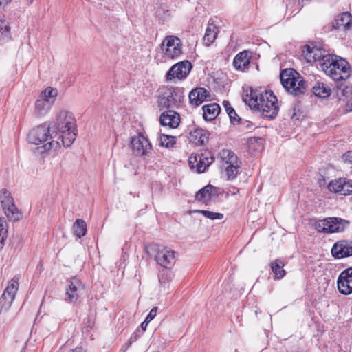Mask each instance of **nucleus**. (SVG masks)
Returning a JSON list of instances; mask_svg holds the SVG:
<instances>
[{"label":"nucleus","instance_id":"f257e3e1","mask_svg":"<svg viewBox=\"0 0 352 352\" xmlns=\"http://www.w3.org/2000/svg\"><path fill=\"white\" fill-rule=\"evenodd\" d=\"M243 99L252 109L259 112L264 118L274 119L278 114V100L272 91L259 93L250 89L244 94Z\"/></svg>","mask_w":352,"mask_h":352},{"label":"nucleus","instance_id":"f03ea898","mask_svg":"<svg viewBox=\"0 0 352 352\" xmlns=\"http://www.w3.org/2000/svg\"><path fill=\"white\" fill-rule=\"evenodd\" d=\"M52 126L55 136L60 133L57 140L60 139L65 147H69L73 144L76 138V126L72 113L66 110L60 111Z\"/></svg>","mask_w":352,"mask_h":352},{"label":"nucleus","instance_id":"7ed1b4c3","mask_svg":"<svg viewBox=\"0 0 352 352\" xmlns=\"http://www.w3.org/2000/svg\"><path fill=\"white\" fill-rule=\"evenodd\" d=\"M323 58L322 68L334 80H345L349 77L351 67L345 59L331 54H327Z\"/></svg>","mask_w":352,"mask_h":352},{"label":"nucleus","instance_id":"20e7f679","mask_svg":"<svg viewBox=\"0 0 352 352\" xmlns=\"http://www.w3.org/2000/svg\"><path fill=\"white\" fill-rule=\"evenodd\" d=\"M55 137L53 126H51L50 124L44 123L30 131L28 140L30 144L38 145L48 140H52L43 146L45 151H49L52 149H56L60 146L58 140H52Z\"/></svg>","mask_w":352,"mask_h":352},{"label":"nucleus","instance_id":"39448f33","mask_svg":"<svg viewBox=\"0 0 352 352\" xmlns=\"http://www.w3.org/2000/svg\"><path fill=\"white\" fill-rule=\"evenodd\" d=\"M280 82L285 90L294 96L304 94L307 85L305 81L294 69H285L280 72Z\"/></svg>","mask_w":352,"mask_h":352},{"label":"nucleus","instance_id":"423d86ee","mask_svg":"<svg viewBox=\"0 0 352 352\" xmlns=\"http://www.w3.org/2000/svg\"><path fill=\"white\" fill-rule=\"evenodd\" d=\"M57 96V89L52 87H47L43 90L35 101L34 115L37 117L46 115L55 102Z\"/></svg>","mask_w":352,"mask_h":352},{"label":"nucleus","instance_id":"0eeeda50","mask_svg":"<svg viewBox=\"0 0 352 352\" xmlns=\"http://www.w3.org/2000/svg\"><path fill=\"white\" fill-rule=\"evenodd\" d=\"M184 100V94L182 88L176 87L163 93L158 99V105L161 109L177 108Z\"/></svg>","mask_w":352,"mask_h":352},{"label":"nucleus","instance_id":"6e6552de","mask_svg":"<svg viewBox=\"0 0 352 352\" xmlns=\"http://www.w3.org/2000/svg\"><path fill=\"white\" fill-rule=\"evenodd\" d=\"M349 226V221L338 217H329L317 221L315 228L319 232L335 233L343 232Z\"/></svg>","mask_w":352,"mask_h":352},{"label":"nucleus","instance_id":"1a4fd4ad","mask_svg":"<svg viewBox=\"0 0 352 352\" xmlns=\"http://www.w3.org/2000/svg\"><path fill=\"white\" fill-rule=\"evenodd\" d=\"M182 47L180 38L173 35L166 36L161 44L165 58L172 60L181 56L183 53Z\"/></svg>","mask_w":352,"mask_h":352},{"label":"nucleus","instance_id":"9d476101","mask_svg":"<svg viewBox=\"0 0 352 352\" xmlns=\"http://www.w3.org/2000/svg\"><path fill=\"white\" fill-rule=\"evenodd\" d=\"M222 167L228 179H233L239 173V163L237 156L230 150L224 149L219 153Z\"/></svg>","mask_w":352,"mask_h":352},{"label":"nucleus","instance_id":"9b49d317","mask_svg":"<svg viewBox=\"0 0 352 352\" xmlns=\"http://www.w3.org/2000/svg\"><path fill=\"white\" fill-rule=\"evenodd\" d=\"M0 201L5 214L9 220L16 221L21 218V213L14 204L13 198L10 192L6 189L1 190Z\"/></svg>","mask_w":352,"mask_h":352},{"label":"nucleus","instance_id":"f8f14e48","mask_svg":"<svg viewBox=\"0 0 352 352\" xmlns=\"http://www.w3.org/2000/svg\"><path fill=\"white\" fill-rule=\"evenodd\" d=\"M214 157L208 151L192 155L188 160V164L191 170L198 173L206 171V168L213 162Z\"/></svg>","mask_w":352,"mask_h":352},{"label":"nucleus","instance_id":"ddd939ff","mask_svg":"<svg viewBox=\"0 0 352 352\" xmlns=\"http://www.w3.org/2000/svg\"><path fill=\"white\" fill-rule=\"evenodd\" d=\"M19 278L11 279L0 297V312L7 311L10 308L19 289Z\"/></svg>","mask_w":352,"mask_h":352},{"label":"nucleus","instance_id":"4468645a","mask_svg":"<svg viewBox=\"0 0 352 352\" xmlns=\"http://www.w3.org/2000/svg\"><path fill=\"white\" fill-rule=\"evenodd\" d=\"M192 68L188 60H184L175 64L167 72L166 80L171 81L175 78L182 80L185 78Z\"/></svg>","mask_w":352,"mask_h":352},{"label":"nucleus","instance_id":"2eb2a0df","mask_svg":"<svg viewBox=\"0 0 352 352\" xmlns=\"http://www.w3.org/2000/svg\"><path fill=\"white\" fill-rule=\"evenodd\" d=\"M131 144L133 153L136 155L148 156L151 152V144L143 135L140 134L138 136L133 137Z\"/></svg>","mask_w":352,"mask_h":352},{"label":"nucleus","instance_id":"dca6fc26","mask_svg":"<svg viewBox=\"0 0 352 352\" xmlns=\"http://www.w3.org/2000/svg\"><path fill=\"white\" fill-rule=\"evenodd\" d=\"M339 292L344 295L352 293V267L342 271L337 280Z\"/></svg>","mask_w":352,"mask_h":352},{"label":"nucleus","instance_id":"f3484780","mask_svg":"<svg viewBox=\"0 0 352 352\" xmlns=\"http://www.w3.org/2000/svg\"><path fill=\"white\" fill-rule=\"evenodd\" d=\"M330 191L347 195L352 193V180L339 178L331 181L328 186Z\"/></svg>","mask_w":352,"mask_h":352},{"label":"nucleus","instance_id":"a211bd4d","mask_svg":"<svg viewBox=\"0 0 352 352\" xmlns=\"http://www.w3.org/2000/svg\"><path fill=\"white\" fill-rule=\"evenodd\" d=\"M83 289L84 287L81 281L76 277H72L69 280V284L66 289L67 298L65 300L68 302L76 301Z\"/></svg>","mask_w":352,"mask_h":352},{"label":"nucleus","instance_id":"6ab92c4d","mask_svg":"<svg viewBox=\"0 0 352 352\" xmlns=\"http://www.w3.org/2000/svg\"><path fill=\"white\" fill-rule=\"evenodd\" d=\"M333 257L342 258L352 256V241H340L336 242L331 248Z\"/></svg>","mask_w":352,"mask_h":352},{"label":"nucleus","instance_id":"aec40b11","mask_svg":"<svg viewBox=\"0 0 352 352\" xmlns=\"http://www.w3.org/2000/svg\"><path fill=\"white\" fill-rule=\"evenodd\" d=\"M160 123L168 129H176L180 123V116L173 110L165 111L160 115Z\"/></svg>","mask_w":352,"mask_h":352},{"label":"nucleus","instance_id":"412c9836","mask_svg":"<svg viewBox=\"0 0 352 352\" xmlns=\"http://www.w3.org/2000/svg\"><path fill=\"white\" fill-rule=\"evenodd\" d=\"M157 250L155 256L157 263L165 268L170 267L175 260V252L167 248H162L161 250L158 248Z\"/></svg>","mask_w":352,"mask_h":352},{"label":"nucleus","instance_id":"4be33fe9","mask_svg":"<svg viewBox=\"0 0 352 352\" xmlns=\"http://www.w3.org/2000/svg\"><path fill=\"white\" fill-rule=\"evenodd\" d=\"M209 135L208 131L195 127L189 133V142L196 146H202L208 141Z\"/></svg>","mask_w":352,"mask_h":352},{"label":"nucleus","instance_id":"5701e85b","mask_svg":"<svg viewBox=\"0 0 352 352\" xmlns=\"http://www.w3.org/2000/svg\"><path fill=\"white\" fill-rule=\"evenodd\" d=\"M189 101L192 105L199 106L210 97L207 89L204 87H197L189 93Z\"/></svg>","mask_w":352,"mask_h":352},{"label":"nucleus","instance_id":"b1692460","mask_svg":"<svg viewBox=\"0 0 352 352\" xmlns=\"http://www.w3.org/2000/svg\"><path fill=\"white\" fill-rule=\"evenodd\" d=\"M332 27L334 29H340L343 30L352 29L351 14L348 12L340 14L332 23Z\"/></svg>","mask_w":352,"mask_h":352},{"label":"nucleus","instance_id":"393cba45","mask_svg":"<svg viewBox=\"0 0 352 352\" xmlns=\"http://www.w3.org/2000/svg\"><path fill=\"white\" fill-rule=\"evenodd\" d=\"M203 117L206 120H213L219 114L221 108L217 103H210L202 107Z\"/></svg>","mask_w":352,"mask_h":352},{"label":"nucleus","instance_id":"a878e982","mask_svg":"<svg viewBox=\"0 0 352 352\" xmlns=\"http://www.w3.org/2000/svg\"><path fill=\"white\" fill-rule=\"evenodd\" d=\"M250 56L246 50L239 53L234 58L233 64L236 69L243 70L250 63Z\"/></svg>","mask_w":352,"mask_h":352},{"label":"nucleus","instance_id":"bb28decb","mask_svg":"<svg viewBox=\"0 0 352 352\" xmlns=\"http://www.w3.org/2000/svg\"><path fill=\"white\" fill-rule=\"evenodd\" d=\"M217 34V27L214 23H209L204 37V43L206 45H210L215 41Z\"/></svg>","mask_w":352,"mask_h":352},{"label":"nucleus","instance_id":"cd10ccee","mask_svg":"<svg viewBox=\"0 0 352 352\" xmlns=\"http://www.w3.org/2000/svg\"><path fill=\"white\" fill-rule=\"evenodd\" d=\"M314 94L320 98L328 97L331 89L322 82H317L311 88Z\"/></svg>","mask_w":352,"mask_h":352},{"label":"nucleus","instance_id":"c85d7f7f","mask_svg":"<svg viewBox=\"0 0 352 352\" xmlns=\"http://www.w3.org/2000/svg\"><path fill=\"white\" fill-rule=\"evenodd\" d=\"M285 263L280 259H276L271 262L270 267L272 271L275 275V278L281 279L285 275V271L283 269Z\"/></svg>","mask_w":352,"mask_h":352},{"label":"nucleus","instance_id":"c756f323","mask_svg":"<svg viewBox=\"0 0 352 352\" xmlns=\"http://www.w3.org/2000/svg\"><path fill=\"white\" fill-rule=\"evenodd\" d=\"M214 192L215 188L211 185H208L197 192L196 199L198 201H208L211 199Z\"/></svg>","mask_w":352,"mask_h":352},{"label":"nucleus","instance_id":"7c9ffc66","mask_svg":"<svg viewBox=\"0 0 352 352\" xmlns=\"http://www.w3.org/2000/svg\"><path fill=\"white\" fill-rule=\"evenodd\" d=\"M11 38L10 27L9 22L0 18V41H8Z\"/></svg>","mask_w":352,"mask_h":352},{"label":"nucleus","instance_id":"2f4dec72","mask_svg":"<svg viewBox=\"0 0 352 352\" xmlns=\"http://www.w3.org/2000/svg\"><path fill=\"white\" fill-rule=\"evenodd\" d=\"M74 232L78 238L84 236L87 232V225L84 220L77 219L73 226Z\"/></svg>","mask_w":352,"mask_h":352},{"label":"nucleus","instance_id":"473e14b6","mask_svg":"<svg viewBox=\"0 0 352 352\" xmlns=\"http://www.w3.org/2000/svg\"><path fill=\"white\" fill-rule=\"evenodd\" d=\"M318 47L316 46L310 45H306L302 50V56L304 58L307 60L308 63L314 62V56L313 55L315 53V50H317Z\"/></svg>","mask_w":352,"mask_h":352},{"label":"nucleus","instance_id":"72a5a7b5","mask_svg":"<svg viewBox=\"0 0 352 352\" xmlns=\"http://www.w3.org/2000/svg\"><path fill=\"white\" fill-rule=\"evenodd\" d=\"M160 146L170 148L176 143V138L171 135L162 134L160 137Z\"/></svg>","mask_w":352,"mask_h":352},{"label":"nucleus","instance_id":"f704fd0d","mask_svg":"<svg viewBox=\"0 0 352 352\" xmlns=\"http://www.w3.org/2000/svg\"><path fill=\"white\" fill-rule=\"evenodd\" d=\"M198 212L204 215L205 217L212 220L222 219L223 218V214L219 212L208 210H199Z\"/></svg>","mask_w":352,"mask_h":352},{"label":"nucleus","instance_id":"c9c22d12","mask_svg":"<svg viewBox=\"0 0 352 352\" xmlns=\"http://www.w3.org/2000/svg\"><path fill=\"white\" fill-rule=\"evenodd\" d=\"M239 124L241 125V130L245 131L247 132L251 131L255 127L254 124L252 122L246 120L241 119Z\"/></svg>","mask_w":352,"mask_h":352},{"label":"nucleus","instance_id":"e433bc0d","mask_svg":"<svg viewBox=\"0 0 352 352\" xmlns=\"http://www.w3.org/2000/svg\"><path fill=\"white\" fill-rule=\"evenodd\" d=\"M228 115L229 116L231 123L233 124H238L241 120V118L237 115L234 109L230 110Z\"/></svg>","mask_w":352,"mask_h":352},{"label":"nucleus","instance_id":"4c0bfd02","mask_svg":"<svg viewBox=\"0 0 352 352\" xmlns=\"http://www.w3.org/2000/svg\"><path fill=\"white\" fill-rule=\"evenodd\" d=\"M6 221L4 217H0V236H7V229L6 228Z\"/></svg>","mask_w":352,"mask_h":352},{"label":"nucleus","instance_id":"58836bf2","mask_svg":"<svg viewBox=\"0 0 352 352\" xmlns=\"http://www.w3.org/2000/svg\"><path fill=\"white\" fill-rule=\"evenodd\" d=\"M315 53L313 55V56H314V62L316 61H322L324 62V57L326 56L327 55H324L322 54V51L320 48H318L317 50H315Z\"/></svg>","mask_w":352,"mask_h":352},{"label":"nucleus","instance_id":"ea45409f","mask_svg":"<svg viewBox=\"0 0 352 352\" xmlns=\"http://www.w3.org/2000/svg\"><path fill=\"white\" fill-rule=\"evenodd\" d=\"M157 311V307H155L151 309V310L150 311L149 314H148L145 319L146 322H150L156 316Z\"/></svg>","mask_w":352,"mask_h":352},{"label":"nucleus","instance_id":"a19ab883","mask_svg":"<svg viewBox=\"0 0 352 352\" xmlns=\"http://www.w3.org/2000/svg\"><path fill=\"white\" fill-rule=\"evenodd\" d=\"M342 160L345 162H349L352 164V151H347L342 156Z\"/></svg>","mask_w":352,"mask_h":352},{"label":"nucleus","instance_id":"79ce46f5","mask_svg":"<svg viewBox=\"0 0 352 352\" xmlns=\"http://www.w3.org/2000/svg\"><path fill=\"white\" fill-rule=\"evenodd\" d=\"M223 106L226 111L227 113L228 114L230 113V110H233L234 109L232 107L229 101H223Z\"/></svg>","mask_w":352,"mask_h":352},{"label":"nucleus","instance_id":"37998d69","mask_svg":"<svg viewBox=\"0 0 352 352\" xmlns=\"http://www.w3.org/2000/svg\"><path fill=\"white\" fill-rule=\"evenodd\" d=\"M11 1L12 0H0V11L3 10Z\"/></svg>","mask_w":352,"mask_h":352},{"label":"nucleus","instance_id":"c03bdc74","mask_svg":"<svg viewBox=\"0 0 352 352\" xmlns=\"http://www.w3.org/2000/svg\"><path fill=\"white\" fill-rule=\"evenodd\" d=\"M68 352H86L82 347H76L75 349L69 350Z\"/></svg>","mask_w":352,"mask_h":352},{"label":"nucleus","instance_id":"a18cd8bd","mask_svg":"<svg viewBox=\"0 0 352 352\" xmlns=\"http://www.w3.org/2000/svg\"><path fill=\"white\" fill-rule=\"evenodd\" d=\"M6 236H0V250L3 248L4 245V240Z\"/></svg>","mask_w":352,"mask_h":352},{"label":"nucleus","instance_id":"49530a36","mask_svg":"<svg viewBox=\"0 0 352 352\" xmlns=\"http://www.w3.org/2000/svg\"><path fill=\"white\" fill-rule=\"evenodd\" d=\"M149 322H146V320L141 324V328L142 329L143 331H145L148 324Z\"/></svg>","mask_w":352,"mask_h":352},{"label":"nucleus","instance_id":"de8ad7c7","mask_svg":"<svg viewBox=\"0 0 352 352\" xmlns=\"http://www.w3.org/2000/svg\"><path fill=\"white\" fill-rule=\"evenodd\" d=\"M136 339H137L136 336H134V338H133V336H132L130 338V339H129V342H130V343H131L132 342L135 341Z\"/></svg>","mask_w":352,"mask_h":352},{"label":"nucleus","instance_id":"09e8293b","mask_svg":"<svg viewBox=\"0 0 352 352\" xmlns=\"http://www.w3.org/2000/svg\"><path fill=\"white\" fill-rule=\"evenodd\" d=\"M347 111H352V103L347 105Z\"/></svg>","mask_w":352,"mask_h":352},{"label":"nucleus","instance_id":"8fccbe9b","mask_svg":"<svg viewBox=\"0 0 352 352\" xmlns=\"http://www.w3.org/2000/svg\"><path fill=\"white\" fill-rule=\"evenodd\" d=\"M30 3L33 2V0H30Z\"/></svg>","mask_w":352,"mask_h":352}]
</instances>
